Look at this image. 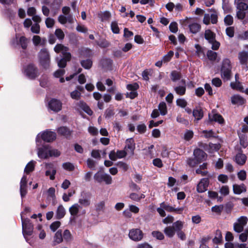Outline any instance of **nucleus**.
<instances>
[{
    "label": "nucleus",
    "instance_id": "nucleus-1",
    "mask_svg": "<svg viewBox=\"0 0 248 248\" xmlns=\"http://www.w3.org/2000/svg\"><path fill=\"white\" fill-rule=\"evenodd\" d=\"M221 78L225 80H230L232 76V66L229 59H224L220 70Z\"/></svg>",
    "mask_w": 248,
    "mask_h": 248
},
{
    "label": "nucleus",
    "instance_id": "nucleus-2",
    "mask_svg": "<svg viewBox=\"0 0 248 248\" xmlns=\"http://www.w3.org/2000/svg\"><path fill=\"white\" fill-rule=\"evenodd\" d=\"M38 56L40 65L45 69H48L50 63V56L48 50L46 48L41 49Z\"/></svg>",
    "mask_w": 248,
    "mask_h": 248
},
{
    "label": "nucleus",
    "instance_id": "nucleus-3",
    "mask_svg": "<svg viewBox=\"0 0 248 248\" xmlns=\"http://www.w3.org/2000/svg\"><path fill=\"white\" fill-rule=\"evenodd\" d=\"M94 180L99 183L104 182L107 185H110L112 182V177L109 174L98 171L93 176Z\"/></svg>",
    "mask_w": 248,
    "mask_h": 248
},
{
    "label": "nucleus",
    "instance_id": "nucleus-4",
    "mask_svg": "<svg viewBox=\"0 0 248 248\" xmlns=\"http://www.w3.org/2000/svg\"><path fill=\"white\" fill-rule=\"evenodd\" d=\"M22 225L23 234L25 237L26 235L30 236L32 234L33 230V225L31 222L30 219L22 217Z\"/></svg>",
    "mask_w": 248,
    "mask_h": 248
},
{
    "label": "nucleus",
    "instance_id": "nucleus-5",
    "mask_svg": "<svg viewBox=\"0 0 248 248\" xmlns=\"http://www.w3.org/2000/svg\"><path fill=\"white\" fill-rule=\"evenodd\" d=\"M25 72L27 76L31 79H34L39 75L37 67L32 63L27 65Z\"/></svg>",
    "mask_w": 248,
    "mask_h": 248
},
{
    "label": "nucleus",
    "instance_id": "nucleus-6",
    "mask_svg": "<svg viewBox=\"0 0 248 248\" xmlns=\"http://www.w3.org/2000/svg\"><path fill=\"white\" fill-rule=\"evenodd\" d=\"M128 235L132 240L139 241L142 239L143 233L139 229H132L129 231Z\"/></svg>",
    "mask_w": 248,
    "mask_h": 248
},
{
    "label": "nucleus",
    "instance_id": "nucleus-7",
    "mask_svg": "<svg viewBox=\"0 0 248 248\" xmlns=\"http://www.w3.org/2000/svg\"><path fill=\"white\" fill-rule=\"evenodd\" d=\"M45 165L46 168L47 170L46 171V175L49 176V178L51 180H54L55 178V175L57 172L56 168L52 163H46Z\"/></svg>",
    "mask_w": 248,
    "mask_h": 248
},
{
    "label": "nucleus",
    "instance_id": "nucleus-8",
    "mask_svg": "<svg viewBox=\"0 0 248 248\" xmlns=\"http://www.w3.org/2000/svg\"><path fill=\"white\" fill-rule=\"evenodd\" d=\"M48 108L54 112H59L62 108V103L60 100L53 98L48 103Z\"/></svg>",
    "mask_w": 248,
    "mask_h": 248
},
{
    "label": "nucleus",
    "instance_id": "nucleus-9",
    "mask_svg": "<svg viewBox=\"0 0 248 248\" xmlns=\"http://www.w3.org/2000/svg\"><path fill=\"white\" fill-rule=\"evenodd\" d=\"M193 155L200 163L205 160L207 157V154L200 148H196L194 150Z\"/></svg>",
    "mask_w": 248,
    "mask_h": 248
},
{
    "label": "nucleus",
    "instance_id": "nucleus-10",
    "mask_svg": "<svg viewBox=\"0 0 248 248\" xmlns=\"http://www.w3.org/2000/svg\"><path fill=\"white\" fill-rule=\"evenodd\" d=\"M63 57L59 60L57 58L58 65L60 68H64L67 64V62L70 61L71 55L69 52H63Z\"/></svg>",
    "mask_w": 248,
    "mask_h": 248
},
{
    "label": "nucleus",
    "instance_id": "nucleus-11",
    "mask_svg": "<svg viewBox=\"0 0 248 248\" xmlns=\"http://www.w3.org/2000/svg\"><path fill=\"white\" fill-rule=\"evenodd\" d=\"M209 181L208 178H204L201 179L197 186V191L199 193H202L207 190Z\"/></svg>",
    "mask_w": 248,
    "mask_h": 248
},
{
    "label": "nucleus",
    "instance_id": "nucleus-12",
    "mask_svg": "<svg viewBox=\"0 0 248 248\" xmlns=\"http://www.w3.org/2000/svg\"><path fill=\"white\" fill-rule=\"evenodd\" d=\"M41 138L44 141L50 142L55 140L56 134L54 132L46 131L42 134Z\"/></svg>",
    "mask_w": 248,
    "mask_h": 248
},
{
    "label": "nucleus",
    "instance_id": "nucleus-13",
    "mask_svg": "<svg viewBox=\"0 0 248 248\" xmlns=\"http://www.w3.org/2000/svg\"><path fill=\"white\" fill-rule=\"evenodd\" d=\"M208 117L210 122H216L220 124L224 123L222 116L218 113H215L214 110H213L211 113H209Z\"/></svg>",
    "mask_w": 248,
    "mask_h": 248
},
{
    "label": "nucleus",
    "instance_id": "nucleus-14",
    "mask_svg": "<svg viewBox=\"0 0 248 248\" xmlns=\"http://www.w3.org/2000/svg\"><path fill=\"white\" fill-rule=\"evenodd\" d=\"M78 203L81 207H88L91 204V198L90 196L85 193L84 195H81L80 198L78 200Z\"/></svg>",
    "mask_w": 248,
    "mask_h": 248
},
{
    "label": "nucleus",
    "instance_id": "nucleus-15",
    "mask_svg": "<svg viewBox=\"0 0 248 248\" xmlns=\"http://www.w3.org/2000/svg\"><path fill=\"white\" fill-rule=\"evenodd\" d=\"M49 146H43L38 149V156L41 158H47L49 156Z\"/></svg>",
    "mask_w": 248,
    "mask_h": 248
},
{
    "label": "nucleus",
    "instance_id": "nucleus-16",
    "mask_svg": "<svg viewBox=\"0 0 248 248\" xmlns=\"http://www.w3.org/2000/svg\"><path fill=\"white\" fill-rule=\"evenodd\" d=\"M76 105L77 107H78L82 109L88 115H92L93 114V111L91 109V108L87 105V104L83 101H79V102L77 103Z\"/></svg>",
    "mask_w": 248,
    "mask_h": 248
},
{
    "label": "nucleus",
    "instance_id": "nucleus-17",
    "mask_svg": "<svg viewBox=\"0 0 248 248\" xmlns=\"http://www.w3.org/2000/svg\"><path fill=\"white\" fill-rule=\"evenodd\" d=\"M62 230H59L55 234L52 242V246H55L63 241Z\"/></svg>",
    "mask_w": 248,
    "mask_h": 248
},
{
    "label": "nucleus",
    "instance_id": "nucleus-18",
    "mask_svg": "<svg viewBox=\"0 0 248 248\" xmlns=\"http://www.w3.org/2000/svg\"><path fill=\"white\" fill-rule=\"evenodd\" d=\"M231 100L233 105H242L246 102V100L238 94H235L232 96Z\"/></svg>",
    "mask_w": 248,
    "mask_h": 248
},
{
    "label": "nucleus",
    "instance_id": "nucleus-19",
    "mask_svg": "<svg viewBox=\"0 0 248 248\" xmlns=\"http://www.w3.org/2000/svg\"><path fill=\"white\" fill-rule=\"evenodd\" d=\"M236 16L239 19L243 20V23L246 24L248 23V11L238 10Z\"/></svg>",
    "mask_w": 248,
    "mask_h": 248
},
{
    "label": "nucleus",
    "instance_id": "nucleus-20",
    "mask_svg": "<svg viewBox=\"0 0 248 248\" xmlns=\"http://www.w3.org/2000/svg\"><path fill=\"white\" fill-rule=\"evenodd\" d=\"M238 59L241 64L245 65L248 62V52L245 51L238 53Z\"/></svg>",
    "mask_w": 248,
    "mask_h": 248
},
{
    "label": "nucleus",
    "instance_id": "nucleus-21",
    "mask_svg": "<svg viewBox=\"0 0 248 248\" xmlns=\"http://www.w3.org/2000/svg\"><path fill=\"white\" fill-rule=\"evenodd\" d=\"M126 145L125 149L129 150L132 154H134V151L135 148V143L133 138H129L125 141Z\"/></svg>",
    "mask_w": 248,
    "mask_h": 248
},
{
    "label": "nucleus",
    "instance_id": "nucleus-22",
    "mask_svg": "<svg viewBox=\"0 0 248 248\" xmlns=\"http://www.w3.org/2000/svg\"><path fill=\"white\" fill-rule=\"evenodd\" d=\"M233 191L235 194H240L243 192H246L247 188L245 185L242 184L241 185H233Z\"/></svg>",
    "mask_w": 248,
    "mask_h": 248
},
{
    "label": "nucleus",
    "instance_id": "nucleus-23",
    "mask_svg": "<svg viewBox=\"0 0 248 248\" xmlns=\"http://www.w3.org/2000/svg\"><path fill=\"white\" fill-rule=\"evenodd\" d=\"M204 38L208 43H212L216 39V34L210 30H206L204 32Z\"/></svg>",
    "mask_w": 248,
    "mask_h": 248
},
{
    "label": "nucleus",
    "instance_id": "nucleus-24",
    "mask_svg": "<svg viewBox=\"0 0 248 248\" xmlns=\"http://www.w3.org/2000/svg\"><path fill=\"white\" fill-rule=\"evenodd\" d=\"M57 132L59 134L65 137L68 138L71 134V131L69 129L65 126H62L58 129Z\"/></svg>",
    "mask_w": 248,
    "mask_h": 248
},
{
    "label": "nucleus",
    "instance_id": "nucleus-25",
    "mask_svg": "<svg viewBox=\"0 0 248 248\" xmlns=\"http://www.w3.org/2000/svg\"><path fill=\"white\" fill-rule=\"evenodd\" d=\"M82 207L78 203H75L69 208V212L71 216L76 217L77 216L79 210L81 209Z\"/></svg>",
    "mask_w": 248,
    "mask_h": 248
},
{
    "label": "nucleus",
    "instance_id": "nucleus-26",
    "mask_svg": "<svg viewBox=\"0 0 248 248\" xmlns=\"http://www.w3.org/2000/svg\"><path fill=\"white\" fill-rule=\"evenodd\" d=\"M193 116L197 121L200 120L203 116V112L200 108L194 109L192 112Z\"/></svg>",
    "mask_w": 248,
    "mask_h": 248
},
{
    "label": "nucleus",
    "instance_id": "nucleus-27",
    "mask_svg": "<svg viewBox=\"0 0 248 248\" xmlns=\"http://www.w3.org/2000/svg\"><path fill=\"white\" fill-rule=\"evenodd\" d=\"M246 159L247 156L241 153L237 154L235 156V161L239 165H244L246 162Z\"/></svg>",
    "mask_w": 248,
    "mask_h": 248
},
{
    "label": "nucleus",
    "instance_id": "nucleus-28",
    "mask_svg": "<svg viewBox=\"0 0 248 248\" xmlns=\"http://www.w3.org/2000/svg\"><path fill=\"white\" fill-rule=\"evenodd\" d=\"M170 78L172 81L176 82L181 78L182 75L180 72L176 70H173L170 73Z\"/></svg>",
    "mask_w": 248,
    "mask_h": 248
},
{
    "label": "nucleus",
    "instance_id": "nucleus-29",
    "mask_svg": "<svg viewBox=\"0 0 248 248\" xmlns=\"http://www.w3.org/2000/svg\"><path fill=\"white\" fill-rule=\"evenodd\" d=\"M188 27L189 28L190 31L193 34H196L199 32L201 29V25L197 23L190 24L188 25Z\"/></svg>",
    "mask_w": 248,
    "mask_h": 248
},
{
    "label": "nucleus",
    "instance_id": "nucleus-30",
    "mask_svg": "<svg viewBox=\"0 0 248 248\" xmlns=\"http://www.w3.org/2000/svg\"><path fill=\"white\" fill-rule=\"evenodd\" d=\"M175 93L179 95H184L186 92V85H179L174 87Z\"/></svg>",
    "mask_w": 248,
    "mask_h": 248
},
{
    "label": "nucleus",
    "instance_id": "nucleus-31",
    "mask_svg": "<svg viewBox=\"0 0 248 248\" xmlns=\"http://www.w3.org/2000/svg\"><path fill=\"white\" fill-rule=\"evenodd\" d=\"M65 215V210L62 205L58 206L56 211V218L60 219L64 217Z\"/></svg>",
    "mask_w": 248,
    "mask_h": 248
},
{
    "label": "nucleus",
    "instance_id": "nucleus-32",
    "mask_svg": "<svg viewBox=\"0 0 248 248\" xmlns=\"http://www.w3.org/2000/svg\"><path fill=\"white\" fill-rule=\"evenodd\" d=\"M184 225V223L180 220L174 222L172 224V228L174 229V232H178L182 231Z\"/></svg>",
    "mask_w": 248,
    "mask_h": 248
},
{
    "label": "nucleus",
    "instance_id": "nucleus-33",
    "mask_svg": "<svg viewBox=\"0 0 248 248\" xmlns=\"http://www.w3.org/2000/svg\"><path fill=\"white\" fill-rule=\"evenodd\" d=\"M81 66L86 69H90L93 65V62L91 59L82 60L80 62Z\"/></svg>",
    "mask_w": 248,
    "mask_h": 248
},
{
    "label": "nucleus",
    "instance_id": "nucleus-34",
    "mask_svg": "<svg viewBox=\"0 0 248 248\" xmlns=\"http://www.w3.org/2000/svg\"><path fill=\"white\" fill-rule=\"evenodd\" d=\"M54 51L59 53L61 51H62V54L63 55V52H67V51L68 50V48L62 45V44H58L56 45L54 47Z\"/></svg>",
    "mask_w": 248,
    "mask_h": 248
},
{
    "label": "nucleus",
    "instance_id": "nucleus-35",
    "mask_svg": "<svg viewBox=\"0 0 248 248\" xmlns=\"http://www.w3.org/2000/svg\"><path fill=\"white\" fill-rule=\"evenodd\" d=\"M34 170V161H31L27 164V165L24 169V171L27 174H29L31 172H32V171H33Z\"/></svg>",
    "mask_w": 248,
    "mask_h": 248
},
{
    "label": "nucleus",
    "instance_id": "nucleus-36",
    "mask_svg": "<svg viewBox=\"0 0 248 248\" xmlns=\"http://www.w3.org/2000/svg\"><path fill=\"white\" fill-rule=\"evenodd\" d=\"M222 239L221 232L220 230H217L216 232V236L213 239V242L214 243L217 244L220 243Z\"/></svg>",
    "mask_w": 248,
    "mask_h": 248
},
{
    "label": "nucleus",
    "instance_id": "nucleus-37",
    "mask_svg": "<svg viewBox=\"0 0 248 248\" xmlns=\"http://www.w3.org/2000/svg\"><path fill=\"white\" fill-rule=\"evenodd\" d=\"M28 39L25 36H21L19 39V44L23 49H26L28 46Z\"/></svg>",
    "mask_w": 248,
    "mask_h": 248
},
{
    "label": "nucleus",
    "instance_id": "nucleus-38",
    "mask_svg": "<svg viewBox=\"0 0 248 248\" xmlns=\"http://www.w3.org/2000/svg\"><path fill=\"white\" fill-rule=\"evenodd\" d=\"M158 109L161 115H165L167 113L166 104L164 102H162L158 105Z\"/></svg>",
    "mask_w": 248,
    "mask_h": 248
},
{
    "label": "nucleus",
    "instance_id": "nucleus-39",
    "mask_svg": "<svg viewBox=\"0 0 248 248\" xmlns=\"http://www.w3.org/2000/svg\"><path fill=\"white\" fill-rule=\"evenodd\" d=\"M240 144L243 147L246 148L248 145L247 138L245 134L239 135Z\"/></svg>",
    "mask_w": 248,
    "mask_h": 248
},
{
    "label": "nucleus",
    "instance_id": "nucleus-40",
    "mask_svg": "<svg viewBox=\"0 0 248 248\" xmlns=\"http://www.w3.org/2000/svg\"><path fill=\"white\" fill-rule=\"evenodd\" d=\"M230 85L231 88L233 89H235L240 92H243V87L239 81L231 82Z\"/></svg>",
    "mask_w": 248,
    "mask_h": 248
},
{
    "label": "nucleus",
    "instance_id": "nucleus-41",
    "mask_svg": "<svg viewBox=\"0 0 248 248\" xmlns=\"http://www.w3.org/2000/svg\"><path fill=\"white\" fill-rule=\"evenodd\" d=\"M164 233L169 237L171 238L175 234V232L172 227H167L164 229Z\"/></svg>",
    "mask_w": 248,
    "mask_h": 248
},
{
    "label": "nucleus",
    "instance_id": "nucleus-42",
    "mask_svg": "<svg viewBox=\"0 0 248 248\" xmlns=\"http://www.w3.org/2000/svg\"><path fill=\"white\" fill-rule=\"evenodd\" d=\"M115 114L114 110L112 108H108L106 109L104 113V116L106 119H109Z\"/></svg>",
    "mask_w": 248,
    "mask_h": 248
},
{
    "label": "nucleus",
    "instance_id": "nucleus-43",
    "mask_svg": "<svg viewBox=\"0 0 248 248\" xmlns=\"http://www.w3.org/2000/svg\"><path fill=\"white\" fill-rule=\"evenodd\" d=\"M217 53L212 50H208L207 52V56L208 59L211 61H215L217 58Z\"/></svg>",
    "mask_w": 248,
    "mask_h": 248
},
{
    "label": "nucleus",
    "instance_id": "nucleus-44",
    "mask_svg": "<svg viewBox=\"0 0 248 248\" xmlns=\"http://www.w3.org/2000/svg\"><path fill=\"white\" fill-rule=\"evenodd\" d=\"M187 164L190 167H194L200 163L197 160L196 158L194 157L193 158H188L186 160Z\"/></svg>",
    "mask_w": 248,
    "mask_h": 248
},
{
    "label": "nucleus",
    "instance_id": "nucleus-45",
    "mask_svg": "<svg viewBox=\"0 0 248 248\" xmlns=\"http://www.w3.org/2000/svg\"><path fill=\"white\" fill-rule=\"evenodd\" d=\"M62 167L64 170L70 171H73L75 169L74 165L69 162L63 163L62 165Z\"/></svg>",
    "mask_w": 248,
    "mask_h": 248
},
{
    "label": "nucleus",
    "instance_id": "nucleus-46",
    "mask_svg": "<svg viewBox=\"0 0 248 248\" xmlns=\"http://www.w3.org/2000/svg\"><path fill=\"white\" fill-rule=\"evenodd\" d=\"M176 105L182 108H185L187 106V103L184 98H178L176 101Z\"/></svg>",
    "mask_w": 248,
    "mask_h": 248
},
{
    "label": "nucleus",
    "instance_id": "nucleus-47",
    "mask_svg": "<svg viewBox=\"0 0 248 248\" xmlns=\"http://www.w3.org/2000/svg\"><path fill=\"white\" fill-rule=\"evenodd\" d=\"M105 202L101 201L95 205L96 210L97 212H103L105 209Z\"/></svg>",
    "mask_w": 248,
    "mask_h": 248
},
{
    "label": "nucleus",
    "instance_id": "nucleus-48",
    "mask_svg": "<svg viewBox=\"0 0 248 248\" xmlns=\"http://www.w3.org/2000/svg\"><path fill=\"white\" fill-rule=\"evenodd\" d=\"M173 51L170 50L167 54L164 55L162 59L164 62V63L168 62H169L171 60L172 57L173 56Z\"/></svg>",
    "mask_w": 248,
    "mask_h": 248
},
{
    "label": "nucleus",
    "instance_id": "nucleus-49",
    "mask_svg": "<svg viewBox=\"0 0 248 248\" xmlns=\"http://www.w3.org/2000/svg\"><path fill=\"white\" fill-rule=\"evenodd\" d=\"M236 3L238 10L246 11L248 9V5L245 2L241 1Z\"/></svg>",
    "mask_w": 248,
    "mask_h": 248
},
{
    "label": "nucleus",
    "instance_id": "nucleus-50",
    "mask_svg": "<svg viewBox=\"0 0 248 248\" xmlns=\"http://www.w3.org/2000/svg\"><path fill=\"white\" fill-rule=\"evenodd\" d=\"M62 237L67 242H69L71 240V234L68 230H65L64 231Z\"/></svg>",
    "mask_w": 248,
    "mask_h": 248
},
{
    "label": "nucleus",
    "instance_id": "nucleus-51",
    "mask_svg": "<svg viewBox=\"0 0 248 248\" xmlns=\"http://www.w3.org/2000/svg\"><path fill=\"white\" fill-rule=\"evenodd\" d=\"M111 29L114 33L118 34L120 30L116 21H113L111 23Z\"/></svg>",
    "mask_w": 248,
    "mask_h": 248
},
{
    "label": "nucleus",
    "instance_id": "nucleus-52",
    "mask_svg": "<svg viewBox=\"0 0 248 248\" xmlns=\"http://www.w3.org/2000/svg\"><path fill=\"white\" fill-rule=\"evenodd\" d=\"M153 237L156 238L158 240H163L164 238V234L159 231H153L152 232Z\"/></svg>",
    "mask_w": 248,
    "mask_h": 248
},
{
    "label": "nucleus",
    "instance_id": "nucleus-53",
    "mask_svg": "<svg viewBox=\"0 0 248 248\" xmlns=\"http://www.w3.org/2000/svg\"><path fill=\"white\" fill-rule=\"evenodd\" d=\"M224 21L226 25H232L233 22V17L231 15H228L225 17Z\"/></svg>",
    "mask_w": 248,
    "mask_h": 248
},
{
    "label": "nucleus",
    "instance_id": "nucleus-54",
    "mask_svg": "<svg viewBox=\"0 0 248 248\" xmlns=\"http://www.w3.org/2000/svg\"><path fill=\"white\" fill-rule=\"evenodd\" d=\"M55 35L59 40H62L64 37L63 31L60 29H57L55 31Z\"/></svg>",
    "mask_w": 248,
    "mask_h": 248
},
{
    "label": "nucleus",
    "instance_id": "nucleus-55",
    "mask_svg": "<svg viewBox=\"0 0 248 248\" xmlns=\"http://www.w3.org/2000/svg\"><path fill=\"white\" fill-rule=\"evenodd\" d=\"M169 29L172 33H176L178 31V25L175 22L170 23L169 25Z\"/></svg>",
    "mask_w": 248,
    "mask_h": 248
},
{
    "label": "nucleus",
    "instance_id": "nucleus-56",
    "mask_svg": "<svg viewBox=\"0 0 248 248\" xmlns=\"http://www.w3.org/2000/svg\"><path fill=\"white\" fill-rule=\"evenodd\" d=\"M70 96L72 99L78 100L80 98L81 93L78 90H76L71 93Z\"/></svg>",
    "mask_w": 248,
    "mask_h": 248
},
{
    "label": "nucleus",
    "instance_id": "nucleus-57",
    "mask_svg": "<svg viewBox=\"0 0 248 248\" xmlns=\"http://www.w3.org/2000/svg\"><path fill=\"white\" fill-rule=\"evenodd\" d=\"M61 222L59 221H56L51 224L50 225V229L53 232H55L60 226Z\"/></svg>",
    "mask_w": 248,
    "mask_h": 248
},
{
    "label": "nucleus",
    "instance_id": "nucleus-58",
    "mask_svg": "<svg viewBox=\"0 0 248 248\" xmlns=\"http://www.w3.org/2000/svg\"><path fill=\"white\" fill-rule=\"evenodd\" d=\"M233 229L235 232L238 233H240L243 231L244 227L242 226L240 224H238V223L236 222L234 223L233 224Z\"/></svg>",
    "mask_w": 248,
    "mask_h": 248
},
{
    "label": "nucleus",
    "instance_id": "nucleus-59",
    "mask_svg": "<svg viewBox=\"0 0 248 248\" xmlns=\"http://www.w3.org/2000/svg\"><path fill=\"white\" fill-rule=\"evenodd\" d=\"M160 207L164 209L165 210L168 212H172L174 211V207L170 206L168 204H166L165 202H162L160 204Z\"/></svg>",
    "mask_w": 248,
    "mask_h": 248
},
{
    "label": "nucleus",
    "instance_id": "nucleus-60",
    "mask_svg": "<svg viewBox=\"0 0 248 248\" xmlns=\"http://www.w3.org/2000/svg\"><path fill=\"white\" fill-rule=\"evenodd\" d=\"M45 23H46V26L48 28H51L54 26V24L55 23V21L53 18H51L50 17H47L46 19Z\"/></svg>",
    "mask_w": 248,
    "mask_h": 248
},
{
    "label": "nucleus",
    "instance_id": "nucleus-61",
    "mask_svg": "<svg viewBox=\"0 0 248 248\" xmlns=\"http://www.w3.org/2000/svg\"><path fill=\"white\" fill-rule=\"evenodd\" d=\"M212 83L217 87H219L222 85L221 80L218 78H215L212 79Z\"/></svg>",
    "mask_w": 248,
    "mask_h": 248
},
{
    "label": "nucleus",
    "instance_id": "nucleus-62",
    "mask_svg": "<svg viewBox=\"0 0 248 248\" xmlns=\"http://www.w3.org/2000/svg\"><path fill=\"white\" fill-rule=\"evenodd\" d=\"M226 34L230 37L232 38L234 36V30L233 27H229L226 29Z\"/></svg>",
    "mask_w": 248,
    "mask_h": 248
},
{
    "label": "nucleus",
    "instance_id": "nucleus-63",
    "mask_svg": "<svg viewBox=\"0 0 248 248\" xmlns=\"http://www.w3.org/2000/svg\"><path fill=\"white\" fill-rule=\"evenodd\" d=\"M139 87V86L137 83H134L133 84H128L126 86L127 89L131 91H136Z\"/></svg>",
    "mask_w": 248,
    "mask_h": 248
},
{
    "label": "nucleus",
    "instance_id": "nucleus-64",
    "mask_svg": "<svg viewBox=\"0 0 248 248\" xmlns=\"http://www.w3.org/2000/svg\"><path fill=\"white\" fill-rule=\"evenodd\" d=\"M237 221L238 224L244 227L247 223L248 218L246 217L242 216L238 219Z\"/></svg>",
    "mask_w": 248,
    "mask_h": 248
}]
</instances>
